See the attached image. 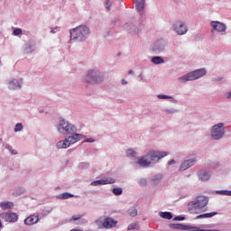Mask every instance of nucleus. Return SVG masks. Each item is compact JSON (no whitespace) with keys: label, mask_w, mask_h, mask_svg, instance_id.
<instances>
[{"label":"nucleus","mask_w":231,"mask_h":231,"mask_svg":"<svg viewBox=\"0 0 231 231\" xmlns=\"http://www.w3.org/2000/svg\"><path fill=\"white\" fill-rule=\"evenodd\" d=\"M152 62L153 64H163V62H165V60L160 56H155L152 59Z\"/></svg>","instance_id":"obj_20"},{"label":"nucleus","mask_w":231,"mask_h":231,"mask_svg":"<svg viewBox=\"0 0 231 231\" xmlns=\"http://www.w3.org/2000/svg\"><path fill=\"white\" fill-rule=\"evenodd\" d=\"M88 35H89V28L88 26H79L70 31L71 41H82Z\"/></svg>","instance_id":"obj_3"},{"label":"nucleus","mask_w":231,"mask_h":231,"mask_svg":"<svg viewBox=\"0 0 231 231\" xmlns=\"http://www.w3.org/2000/svg\"><path fill=\"white\" fill-rule=\"evenodd\" d=\"M1 219H5L7 223H16L19 216L12 212H5L0 214Z\"/></svg>","instance_id":"obj_9"},{"label":"nucleus","mask_w":231,"mask_h":231,"mask_svg":"<svg viewBox=\"0 0 231 231\" xmlns=\"http://www.w3.org/2000/svg\"><path fill=\"white\" fill-rule=\"evenodd\" d=\"M102 80V75L98 71L89 70L85 77V81L88 84H97Z\"/></svg>","instance_id":"obj_8"},{"label":"nucleus","mask_w":231,"mask_h":231,"mask_svg":"<svg viewBox=\"0 0 231 231\" xmlns=\"http://www.w3.org/2000/svg\"><path fill=\"white\" fill-rule=\"evenodd\" d=\"M218 192L219 194H222V196H228V190H220Z\"/></svg>","instance_id":"obj_35"},{"label":"nucleus","mask_w":231,"mask_h":231,"mask_svg":"<svg viewBox=\"0 0 231 231\" xmlns=\"http://www.w3.org/2000/svg\"><path fill=\"white\" fill-rule=\"evenodd\" d=\"M173 30L178 35H185L187 33V25L183 22H177L173 24Z\"/></svg>","instance_id":"obj_10"},{"label":"nucleus","mask_w":231,"mask_h":231,"mask_svg":"<svg viewBox=\"0 0 231 231\" xmlns=\"http://www.w3.org/2000/svg\"><path fill=\"white\" fill-rule=\"evenodd\" d=\"M12 154H17V151L13 150V151H12Z\"/></svg>","instance_id":"obj_42"},{"label":"nucleus","mask_w":231,"mask_h":231,"mask_svg":"<svg viewBox=\"0 0 231 231\" xmlns=\"http://www.w3.org/2000/svg\"><path fill=\"white\" fill-rule=\"evenodd\" d=\"M128 75H133V70H130V71L128 72Z\"/></svg>","instance_id":"obj_44"},{"label":"nucleus","mask_w":231,"mask_h":231,"mask_svg":"<svg viewBox=\"0 0 231 231\" xmlns=\"http://www.w3.org/2000/svg\"><path fill=\"white\" fill-rule=\"evenodd\" d=\"M84 138V135L81 134H75L72 136H69L64 141H60L57 143L58 149H68L72 143H77V142H80Z\"/></svg>","instance_id":"obj_4"},{"label":"nucleus","mask_w":231,"mask_h":231,"mask_svg":"<svg viewBox=\"0 0 231 231\" xmlns=\"http://www.w3.org/2000/svg\"><path fill=\"white\" fill-rule=\"evenodd\" d=\"M128 214L129 216H131L132 217H134L136 216H138V210H136V208H132L128 210Z\"/></svg>","instance_id":"obj_24"},{"label":"nucleus","mask_w":231,"mask_h":231,"mask_svg":"<svg viewBox=\"0 0 231 231\" xmlns=\"http://www.w3.org/2000/svg\"><path fill=\"white\" fill-rule=\"evenodd\" d=\"M23 129V124L18 123L14 126V133H19Z\"/></svg>","instance_id":"obj_27"},{"label":"nucleus","mask_w":231,"mask_h":231,"mask_svg":"<svg viewBox=\"0 0 231 231\" xmlns=\"http://www.w3.org/2000/svg\"><path fill=\"white\" fill-rule=\"evenodd\" d=\"M82 218V215H74L72 216V221H79V219Z\"/></svg>","instance_id":"obj_28"},{"label":"nucleus","mask_w":231,"mask_h":231,"mask_svg":"<svg viewBox=\"0 0 231 231\" xmlns=\"http://www.w3.org/2000/svg\"><path fill=\"white\" fill-rule=\"evenodd\" d=\"M126 156L127 158H134V156H136V152H134V150L128 149L126 151Z\"/></svg>","instance_id":"obj_25"},{"label":"nucleus","mask_w":231,"mask_h":231,"mask_svg":"<svg viewBox=\"0 0 231 231\" xmlns=\"http://www.w3.org/2000/svg\"><path fill=\"white\" fill-rule=\"evenodd\" d=\"M172 163H176V161L172 160L168 162V165H172Z\"/></svg>","instance_id":"obj_40"},{"label":"nucleus","mask_w":231,"mask_h":231,"mask_svg":"<svg viewBox=\"0 0 231 231\" xmlns=\"http://www.w3.org/2000/svg\"><path fill=\"white\" fill-rule=\"evenodd\" d=\"M85 142H93V141H91L90 139H87Z\"/></svg>","instance_id":"obj_45"},{"label":"nucleus","mask_w":231,"mask_h":231,"mask_svg":"<svg viewBox=\"0 0 231 231\" xmlns=\"http://www.w3.org/2000/svg\"><path fill=\"white\" fill-rule=\"evenodd\" d=\"M186 225H175L174 226V228H177L178 230H183V227L185 226Z\"/></svg>","instance_id":"obj_32"},{"label":"nucleus","mask_w":231,"mask_h":231,"mask_svg":"<svg viewBox=\"0 0 231 231\" xmlns=\"http://www.w3.org/2000/svg\"><path fill=\"white\" fill-rule=\"evenodd\" d=\"M122 84H123L124 86H125V84H127V81H126L125 79H123V80H122Z\"/></svg>","instance_id":"obj_41"},{"label":"nucleus","mask_w":231,"mask_h":231,"mask_svg":"<svg viewBox=\"0 0 231 231\" xmlns=\"http://www.w3.org/2000/svg\"><path fill=\"white\" fill-rule=\"evenodd\" d=\"M106 6L107 10H111V1L106 0Z\"/></svg>","instance_id":"obj_34"},{"label":"nucleus","mask_w":231,"mask_h":231,"mask_svg":"<svg viewBox=\"0 0 231 231\" xmlns=\"http://www.w3.org/2000/svg\"><path fill=\"white\" fill-rule=\"evenodd\" d=\"M160 216L163 219H171L172 217V214L171 212H160Z\"/></svg>","instance_id":"obj_22"},{"label":"nucleus","mask_w":231,"mask_h":231,"mask_svg":"<svg viewBox=\"0 0 231 231\" xmlns=\"http://www.w3.org/2000/svg\"><path fill=\"white\" fill-rule=\"evenodd\" d=\"M205 218H207V213L202 214V215H199L197 217V219H205Z\"/></svg>","instance_id":"obj_33"},{"label":"nucleus","mask_w":231,"mask_h":231,"mask_svg":"<svg viewBox=\"0 0 231 231\" xmlns=\"http://www.w3.org/2000/svg\"><path fill=\"white\" fill-rule=\"evenodd\" d=\"M199 178L201 180V181H208V180H210V173L201 171L199 174Z\"/></svg>","instance_id":"obj_17"},{"label":"nucleus","mask_w":231,"mask_h":231,"mask_svg":"<svg viewBox=\"0 0 231 231\" xmlns=\"http://www.w3.org/2000/svg\"><path fill=\"white\" fill-rule=\"evenodd\" d=\"M158 98L165 99V98H171V97L169 96H165V95H159Z\"/></svg>","instance_id":"obj_38"},{"label":"nucleus","mask_w":231,"mask_h":231,"mask_svg":"<svg viewBox=\"0 0 231 231\" xmlns=\"http://www.w3.org/2000/svg\"><path fill=\"white\" fill-rule=\"evenodd\" d=\"M185 220V217H175V221H184Z\"/></svg>","instance_id":"obj_36"},{"label":"nucleus","mask_w":231,"mask_h":231,"mask_svg":"<svg viewBox=\"0 0 231 231\" xmlns=\"http://www.w3.org/2000/svg\"><path fill=\"white\" fill-rule=\"evenodd\" d=\"M207 205H208V198L199 196L188 204V210L189 214H199L201 210L207 212V209H203Z\"/></svg>","instance_id":"obj_1"},{"label":"nucleus","mask_w":231,"mask_h":231,"mask_svg":"<svg viewBox=\"0 0 231 231\" xmlns=\"http://www.w3.org/2000/svg\"><path fill=\"white\" fill-rule=\"evenodd\" d=\"M116 180L111 177H108L105 180H95L91 182V185L93 187H98V185H110L112 183H115Z\"/></svg>","instance_id":"obj_11"},{"label":"nucleus","mask_w":231,"mask_h":231,"mask_svg":"<svg viewBox=\"0 0 231 231\" xmlns=\"http://www.w3.org/2000/svg\"><path fill=\"white\" fill-rule=\"evenodd\" d=\"M183 230H189V231H199V227L194 226H189L186 225L183 226Z\"/></svg>","instance_id":"obj_23"},{"label":"nucleus","mask_w":231,"mask_h":231,"mask_svg":"<svg viewBox=\"0 0 231 231\" xmlns=\"http://www.w3.org/2000/svg\"><path fill=\"white\" fill-rule=\"evenodd\" d=\"M135 3L138 12H142L145 8V0H135Z\"/></svg>","instance_id":"obj_19"},{"label":"nucleus","mask_w":231,"mask_h":231,"mask_svg":"<svg viewBox=\"0 0 231 231\" xmlns=\"http://www.w3.org/2000/svg\"><path fill=\"white\" fill-rule=\"evenodd\" d=\"M21 83H19V80L13 79L9 81V89H20Z\"/></svg>","instance_id":"obj_18"},{"label":"nucleus","mask_w":231,"mask_h":231,"mask_svg":"<svg viewBox=\"0 0 231 231\" xmlns=\"http://www.w3.org/2000/svg\"><path fill=\"white\" fill-rule=\"evenodd\" d=\"M217 212L206 213V218L214 217V216H217Z\"/></svg>","instance_id":"obj_29"},{"label":"nucleus","mask_w":231,"mask_h":231,"mask_svg":"<svg viewBox=\"0 0 231 231\" xmlns=\"http://www.w3.org/2000/svg\"><path fill=\"white\" fill-rule=\"evenodd\" d=\"M117 224H118V221L111 217H106L103 220V228H115Z\"/></svg>","instance_id":"obj_12"},{"label":"nucleus","mask_w":231,"mask_h":231,"mask_svg":"<svg viewBox=\"0 0 231 231\" xmlns=\"http://www.w3.org/2000/svg\"><path fill=\"white\" fill-rule=\"evenodd\" d=\"M134 228H136V223L130 224L128 226V230H134Z\"/></svg>","instance_id":"obj_31"},{"label":"nucleus","mask_w":231,"mask_h":231,"mask_svg":"<svg viewBox=\"0 0 231 231\" xmlns=\"http://www.w3.org/2000/svg\"><path fill=\"white\" fill-rule=\"evenodd\" d=\"M211 26L216 32H221L226 31V25L221 22L213 21L211 22Z\"/></svg>","instance_id":"obj_13"},{"label":"nucleus","mask_w":231,"mask_h":231,"mask_svg":"<svg viewBox=\"0 0 231 231\" xmlns=\"http://www.w3.org/2000/svg\"><path fill=\"white\" fill-rule=\"evenodd\" d=\"M223 123H219L213 126L211 130V136L213 140H219L225 135V128Z\"/></svg>","instance_id":"obj_7"},{"label":"nucleus","mask_w":231,"mask_h":231,"mask_svg":"<svg viewBox=\"0 0 231 231\" xmlns=\"http://www.w3.org/2000/svg\"><path fill=\"white\" fill-rule=\"evenodd\" d=\"M195 163H196V160L194 159L184 161L180 164V171H187V169H190V167H192V165H194Z\"/></svg>","instance_id":"obj_15"},{"label":"nucleus","mask_w":231,"mask_h":231,"mask_svg":"<svg viewBox=\"0 0 231 231\" xmlns=\"http://www.w3.org/2000/svg\"><path fill=\"white\" fill-rule=\"evenodd\" d=\"M167 156L166 152H151L146 156L141 158L138 161V165L141 167H149V165L154 162H159L162 158H165Z\"/></svg>","instance_id":"obj_2"},{"label":"nucleus","mask_w":231,"mask_h":231,"mask_svg":"<svg viewBox=\"0 0 231 231\" xmlns=\"http://www.w3.org/2000/svg\"><path fill=\"white\" fill-rule=\"evenodd\" d=\"M208 226H204V227H208Z\"/></svg>","instance_id":"obj_47"},{"label":"nucleus","mask_w":231,"mask_h":231,"mask_svg":"<svg viewBox=\"0 0 231 231\" xmlns=\"http://www.w3.org/2000/svg\"><path fill=\"white\" fill-rule=\"evenodd\" d=\"M21 33H23V30L21 29H15L14 31V35H21Z\"/></svg>","instance_id":"obj_30"},{"label":"nucleus","mask_w":231,"mask_h":231,"mask_svg":"<svg viewBox=\"0 0 231 231\" xmlns=\"http://www.w3.org/2000/svg\"><path fill=\"white\" fill-rule=\"evenodd\" d=\"M3 226V223L0 221V228Z\"/></svg>","instance_id":"obj_46"},{"label":"nucleus","mask_w":231,"mask_h":231,"mask_svg":"<svg viewBox=\"0 0 231 231\" xmlns=\"http://www.w3.org/2000/svg\"><path fill=\"white\" fill-rule=\"evenodd\" d=\"M58 131L61 134H71L77 131V128L75 125L63 119L60 121Z\"/></svg>","instance_id":"obj_6"},{"label":"nucleus","mask_w":231,"mask_h":231,"mask_svg":"<svg viewBox=\"0 0 231 231\" xmlns=\"http://www.w3.org/2000/svg\"><path fill=\"white\" fill-rule=\"evenodd\" d=\"M140 185H142V186H143V185H147V180H140Z\"/></svg>","instance_id":"obj_39"},{"label":"nucleus","mask_w":231,"mask_h":231,"mask_svg":"<svg viewBox=\"0 0 231 231\" xmlns=\"http://www.w3.org/2000/svg\"><path fill=\"white\" fill-rule=\"evenodd\" d=\"M205 75H207V69H199L179 78V80H184L185 82L198 80V79H201V77H205Z\"/></svg>","instance_id":"obj_5"},{"label":"nucleus","mask_w":231,"mask_h":231,"mask_svg":"<svg viewBox=\"0 0 231 231\" xmlns=\"http://www.w3.org/2000/svg\"><path fill=\"white\" fill-rule=\"evenodd\" d=\"M199 231H221L219 229H201L199 227Z\"/></svg>","instance_id":"obj_37"},{"label":"nucleus","mask_w":231,"mask_h":231,"mask_svg":"<svg viewBox=\"0 0 231 231\" xmlns=\"http://www.w3.org/2000/svg\"><path fill=\"white\" fill-rule=\"evenodd\" d=\"M227 196H231V190H227Z\"/></svg>","instance_id":"obj_43"},{"label":"nucleus","mask_w":231,"mask_h":231,"mask_svg":"<svg viewBox=\"0 0 231 231\" xmlns=\"http://www.w3.org/2000/svg\"><path fill=\"white\" fill-rule=\"evenodd\" d=\"M74 196L75 195H73V194L65 192V193L60 194L58 196V198H59V199H69V198H73Z\"/></svg>","instance_id":"obj_21"},{"label":"nucleus","mask_w":231,"mask_h":231,"mask_svg":"<svg viewBox=\"0 0 231 231\" xmlns=\"http://www.w3.org/2000/svg\"><path fill=\"white\" fill-rule=\"evenodd\" d=\"M0 207L2 210H8L10 208H14V202L12 201H4L0 203Z\"/></svg>","instance_id":"obj_16"},{"label":"nucleus","mask_w":231,"mask_h":231,"mask_svg":"<svg viewBox=\"0 0 231 231\" xmlns=\"http://www.w3.org/2000/svg\"><path fill=\"white\" fill-rule=\"evenodd\" d=\"M112 192L115 194V196H121L123 190L122 188H114Z\"/></svg>","instance_id":"obj_26"},{"label":"nucleus","mask_w":231,"mask_h":231,"mask_svg":"<svg viewBox=\"0 0 231 231\" xmlns=\"http://www.w3.org/2000/svg\"><path fill=\"white\" fill-rule=\"evenodd\" d=\"M36 223H39V215H31L24 220V224L29 226H32V225H35Z\"/></svg>","instance_id":"obj_14"}]
</instances>
